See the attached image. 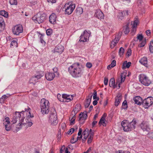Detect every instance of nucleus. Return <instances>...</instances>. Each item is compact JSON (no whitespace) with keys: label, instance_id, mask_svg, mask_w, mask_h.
<instances>
[{"label":"nucleus","instance_id":"f257e3e1","mask_svg":"<svg viewBox=\"0 0 153 153\" xmlns=\"http://www.w3.org/2000/svg\"><path fill=\"white\" fill-rule=\"evenodd\" d=\"M30 108L27 106V108H26L25 109V111H22L20 112H16L13 115L12 118V122H13V124L15 123L19 120V123L17 126L18 128L20 126V124H22V122H24V119L25 118V115L27 116L28 117H33V115L32 114H31L30 113Z\"/></svg>","mask_w":153,"mask_h":153},{"label":"nucleus","instance_id":"f03ea898","mask_svg":"<svg viewBox=\"0 0 153 153\" xmlns=\"http://www.w3.org/2000/svg\"><path fill=\"white\" fill-rule=\"evenodd\" d=\"M83 68L78 62L75 63L68 68V71L74 77H80L83 72Z\"/></svg>","mask_w":153,"mask_h":153},{"label":"nucleus","instance_id":"7ed1b4c3","mask_svg":"<svg viewBox=\"0 0 153 153\" xmlns=\"http://www.w3.org/2000/svg\"><path fill=\"white\" fill-rule=\"evenodd\" d=\"M136 123V120L135 118L133 119L130 122L127 120H124L122 122L121 125L124 131H129L135 128Z\"/></svg>","mask_w":153,"mask_h":153},{"label":"nucleus","instance_id":"20e7f679","mask_svg":"<svg viewBox=\"0 0 153 153\" xmlns=\"http://www.w3.org/2000/svg\"><path fill=\"white\" fill-rule=\"evenodd\" d=\"M41 112L43 114H48L49 111L50 103L48 100L43 98L40 102Z\"/></svg>","mask_w":153,"mask_h":153},{"label":"nucleus","instance_id":"39448f33","mask_svg":"<svg viewBox=\"0 0 153 153\" xmlns=\"http://www.w3.org/2000/svg\"><path fill=\"white\" fill-rule=\"evenodd\" d=\"M46 17V14L45 13H39L34 16L32 19L36 23L40 24L44 22Z\"/></svg>","mask_w":153,"mask_h":153},{"label":"nucleus","instance_id":"423d86ee","mask_svg":"<svg viewBox=\"0 0 153 153\" xmlns=\"http://www.w3.org/2000/svg\"><path fill=\"white\" fill-rule=\"evenodd\" d=\"M56 111L55 109H53L51 111V113L49 117V122L52 125H56L58 123L57 120Z\"/></svg>","mask_w":153,"mask_h":153},{"label":"nucleus","instance_id":"0eeeda50","mask_svg":"<svg viewBox=\"0 0 153 153\" xmlns=\"http://www.w3.org/2000/svg\"><path fill=\"white\" fill-rule=\"evenodd\" d=\"M139 78L141 83L145 86H149L151 83V81L148 77L144 74L140 75Z\"/></svg>","mask_w":153,"mask_h":153},{"label":"nucleus","instance_id":"6e6552de","mask_svg":"<svg viewBox=\"0 0 153 153\" xmlns=\"http://www.w3.org/2000/svg\"><path fill=\"white\" fill-rule=\"evenodd\" d=\"M153 103V97H148L144 100L142 102V105L145 108H148Z\"/></svg>","mask_w":153,"mask_h":153},{"label":"nucleus","instance_id":"1a4fd4ad","mask_svg":"<svg viewBox=\"0 0 153 153\" xmlns=\"http://www.w3.org/2000/svg\"><path fill=\"white\" fill-rule=\"evenodd\" d=\"M68 4H66L63 7L65 9V13L68 15L71 14L74 9L75 5L74 4H72L69 6Z\"/></svg>","mask_w":153,"mask_h":153},{"label":"nucleus","instance_id":"9d476101","mask_svg":"<svg viewBox=\"0 0 153 153\" xmlns=\"http://www.w3.org/2000/svg\"><path fill=\"white\" fill-rule=\"evenodd\" d=\"M12 30L14 35H19L20 33L23 32L22 26L20 25H16L12 28Z\"/></svg>","mask_w":153,"mask_h":153},{"label":"nucleus","instance_id":"9b49d317","mask_svg":"<svg viewBox=\"0 0 153 153\" xmlns=\"http://www.w3.org/2000/svg\"><path fill=\"white\" fill-rule=\"evenodd\" d=\"M25 117L26 118V119L25 118L24 119V122H22V124H20V126L17 128V131H19L20 128H22V127L23 126H25V125H27L26 126V127H30L32 125L33 123L32 122H30L29 120L28 119V118H30V117H28L26 115L25 116Z\"/></svg>","mask_w":153,"mask_h":153},{"label":"nucleus","instance_id":"f8f14e48","mask_svg":"<svg viewBox=\"0 0 153 153\" xmlns=\"http://www.w3.org/2000/svg\"><path fill=\"white\" fill-rule=\"evenodd\" d=\"M88 33L86 30H85L83 34H82L80 37L79 41L80 42H86L88 40Z\"/></svg>","mask_w":153,"mask_h":153},{"label":"nucleus","instance_id":"ddd939ff","mask_svg":"<svg viewBox=\"0 0 153 153\" xmlns=\"http://www.w3.org/2000/svg\"><path fill=\"white\" fill-rule=\"evenodd\" d=\"M138 19V18L137 17H136L135 18L133 22H131V24L132 25V32L134 33L136 31V27H137V25L139 23V21Z\"/></svg>","mask_w":153,"mask_h":153},{"label":"nucleus","instance_id":"4468645a","mask_svg":"<svg viewBox=\"0 0 153 153\" xmlns=\"http://www.w3.org/2000/svg\"><path fill=\"white\" fill-rule=\"evenodd\" d=\"M126 77V76L123 73L121 74L120 77L118 78V80L117 81V83H118V86L116 87L117 89H119L120 88V84L124 81Z\"/></svg>","mask_w":153,"mask_h":153},{"label":"nucleus","instance_id":"2eb2a0df","mask_svg":"<svg viewBox=\"0 0 153 153\" xmlns=\"http://www.w3.org/2000/svg\"><path fill=\"white\" fill-rule=\"evenodd\" d=\"M95 16L98 19H101L104 18V16L103 13L99 9L96 10Z\"/></svg>","mask_w":153,"mask_h":153},{"label":"nucleus","instance_id":"dca6fc26","mask_svg":"<svg viewBox=\"0 0 153 153\" xmlns=\"http://www.w3.org/2000/svg\"><path fill=\"white\" fill-rule=\"evenodd\" d=\"M128 14V10L119 12L118 16V20L120 21L123 20L124 19L125 16L126 15L127 16Z\"/></svg>","mask_w":153,"mask_h":153},{"label":"nucleus","instance_id":"f3484780","mask_svg":"<svg viewBox=\"0 0 153 153\" xmlns=\"http://www.w3.org/2000/svg\"><path fill=\"white\" fill-rule=\"evenodd\" d=\"M140 127L143 131H149L150 130L148 123L146 122H143L140 124Z\"/></svg>","mask_w":153,"mask_h":153},{"label":"nucleus","instance_id":"a211bd4d","mask_svg":"<svg viewBox=\"0 0 153 153\" xmlns=\"http://www.w3.org/2000/svg\"><path fill=\"white\" fill-rule=\"evenodd\" d=\"M64 99L63 102H69L73 99V96L72 95H68L67 94H63Z\"/></svg>","mask_w":153,"mask_h":153},{"label":"nucleus","instance_id":"6ab92c4d","mask_svg":"<svg viewBox=\"0 0 153 153\" xmlns=\"http://www.w3.org/2000/svg\"><path fill=\"white\" fill-rule=\"evenodd\" d=\"M64 48L61 45H58L55 48L54 51V52L61 53L63 51Z\"/></svg>","mask_w":153,"mask_h":153},{"label":"nucleus","instance_id":"aec40b11","mask_svg":"<svg viewBox=\"0 0 153 153\" xmlns=\"http://www.w3.org/2000/svg\"><path fill=\"white\" fill-rule=\"evenodd\" d=\"M120 38V36L118 35L116 36L115 39L111 42V43L110 47L113 48L116 45L117 43L118 42Z\"/></svg>","mask_w":153,"mask_h":153},{"label":"nucleus","instance_id":"412c9836","mask_svg":"<svg viewBox=\"0 0 153 153\" xmlns=\"http://www.w3.org/2000/svg\"><path fill=\"white\" fill-rule=\"evenodd\" d=\"M55 76V74L53 73L48 72L45 74V77L47 80L51 81L53 80Z\"/></svg>","mask_w":153,"mask_h":153},{"label":"nucleus","instance_id":"4be33fe9","mask_svg":"<svg viewBox=\"0 0 153 153\" xmlns=\"http://www.w3.org/2000/svg\"><path fill=\"white\" fill-rule=\"evenodd\" d=\"M56 15L55 14L52 13L49 18L50 22L51 24H55L56 22Z\"/></svg>","mask_w":153,"mask_h":153},{"label":"nucleus","instance_id":"5701e85b","mask_svg":"<svg viewBox=\"0 0 153 153\" xmlns=\"http://www.w3.org/2000/svg\"><path fill=\"white\" fill-rule=\"evenodd\" d=\"M133 100L135 104L138 105L142 104V102L143 100L139 96L133 98Z\"/></svg>","mask_w":153,"mask_h":153},{"label":"nucleus","instance_id":"b1692460","mask_svg":"<svg viewBox=\"0 0 153 153\" xmlns=\"http://www.w3.org/2000/svg\"><path fill=\"white\" fill-rule=\"evenodd\" d=\"M92 97V95L91 94L88 96L84 104V106L85 108H87L89 106Z\"/></svg>","mask_w":153,"mask_h":153},{"label":"nucleus","instance_id":"393cba45","mask_svg":"<svg viewBox=\"0 0 153 153\" xmlns=\"http://www.w3.org/2000/svg\"><path fill=\"white\" fill-rule=\"evenodd\" d=\"M122 98V96L120 94H118L115 98V105L116 106H118Z\"/></svg>","mask_w":153,"mask_h":153},{"label":"nucleus","instance_id":"a878e982","mask_svg":"<svg viewBox=\"0 0 153 153\" xmlns=\"http://www.w3.org/2000/svg\"><path fill=\"white\" fill-rule=\"evenodd\" d=\"M5 27V22L3 18L0 17V31H2Z\"/></svg>","mask_w":153,"mask_h":153},{"label":"nucleus","instance_id":"bb28decb","mask_svg":"<svg viewBox=\"0 0 153 153\" xmlns=\"http://www.w3.org/2000/svg\"><path fill=\"white\" fill-rule=\"evenodd\" d=\"M109 85L110 87H113V88L117 87V83L115 84V80L114 78H112L109 81Z\"/></svg>","mask_w":153,"mask_h":153},{"label":"nucleus","instance_id":"cd10ccee","mask_svg":"<svg viewBox=\"0 0 153 153\" xmlns=\"http://www.w3.org/2000/svg\"><path fill=\"white\" fill-rule=\"evenodd\" d=\"M139 62L141 64L144 65L146 67L147 66V60L146 57H143L140 60Z\"/></svg>","mask_w":153,"mask_h":153},{"label":"nucleus","instance_id":"c85d7f7f","mask_svg":"<svg viewBox=\"0 0 153 153\" xmlns=\"http://www.w3.org/2000/svg\"><path fill=\"white\" fill-rule=\"evenodd\" d=\"M131 64V62H128L127 63V61H125L123 62L122 68L123 69H125L126 68H128L130 67Z\"/></svg>","mask_w":153,"mask_h":153},{"label":"nucleus","instance_id":"c756f323","mask_svg":"<svg viewBox=\"0 0 153 153\" xmlns=\"http://www.w3.org/2000/svg\"><path fill=\"white\" fill-rule=\"evenodd\" d=\"M76 13L78 15L82 14L83 12V9L81 7H77L75 10Z\"/></svg>","mask_w":153,"mask_h":153},{"label":"nucleus","instance_id":"7c9ffc66","mask_svg":"<svg viewBox=\"0 0 153 153\" xmlns=\"http://www.w3.org/2000/svg\"><path fill=\"white\" fill-rule=\"evenodd\" d=\"M0 15L2 16L5 18H7L8 17V13L4 10L0 11Z\"/></svg>","mask_w":153,"mask_h":153},{"label":"nucleus","instance_id":"2f4dec72","mask_svg":"<svg viewBox=\"0 0 153 153\" xmlns=\"http://www.w3.org/2000/svg\"><path fill=\"white\" fill-rule=\"evenodd\" d=\"M34 75L38 79H40L43 76V75L42 74V73L39 72H36Z\"/></svg>","mask_w":153,"mask_h":153},{"label":"nucleus","instance_id":"473e14b6","mask_svg":"<svg viewBox=\"0 0 153 153\" xmlns=\"http://www.w3.org/2000/svg\"><path fill=\"white\" fill-rule=\"evenodd\" d=\"M141 43L138 45V46L139 47H142L144 46L146 43V40L144 39L140 41Z\"/></svg>","mask_w":153,"mask_h":153},{"label":"nucleus","instance_id":"72a5a7b5","mask_svg":"<svg viewBox=\"0 0 153 153\" xmlns=\"http://www.w3.org/2000/svg\"><path fill=\"white\" fill-rule=\"evenodd\" d=\"M8 96H7L6 95H4L2 96V97L1 98L0 103L1 102H3L5 99H7L10 96V95L9 94H7Z\"/></svg>","mask_w":153,"mask_h":153},{"label":"nucleus","instance_id":"f704fd0d","mask_svg":"<svg viewBox=\"0 0 153 153\" xmlns=\"http://www.w3.org/2000/svg\"><path fill=\"white\" fill-rule=\"evenodd\" d=\"M149 49L151 53H153V41H151L150 42Z\"/></svg>","mask_w":153,"mask_h":153},{"label":"nucleus","instance_id":"c9c22d12","mask_svg":"<svg viewBox=\"0 0 153 153\" xmlns=\"http://www.w3.org/2000/svg\"><path fill=\"white\" fill-rule=\"evenodd\" d=\"M124 49L123 47H121L119 50V53L120 56H121L124 53Z\"/></svg>","mask_w":153,"mask_h":153},{"label":"nucleus","instance_id":"e433bc0d","mask_svg":"<svg viewBox=\"0 0 153 153\" xmlns=\"http://www.w3.org/2000/svg\"><path fill=\"white\" fill-rule=\"evenodd\" d=\"M57 97L59 101L62 102H63V101H64V99L63 97V95L62 96H61L60 94H57Z\"/></svg>","mask_w":153,"mask_h":153},{"label":"nucleus","instance_id":"4c0bfd02","mask_svg":"<svg viewBox=\"0 0 153 153\" xmlns=\"http://www.w3.org/2000/svg\"><path fill=\"white\" fill-rule=\"evenodd\" d=\"M105 120V117H104L103 116L100 119L99 122V124L100 126H101L102 124H103V123H104V121Z\"/></svg>","mask_w":153,"mask_h":153},{"label":"nucleus","instance_id":"58836bf2","mask_svg":"<svg viewBox=\"0 0 153 153\" xmlns=\"http://www.w3.org/2000/svg\"><path fill=\"white\" fill-rule=\"evenodd\" d=\"M3 121V124L4 125H5V124H10V122L9 121V118L7 117H6Z\"/></svg>","mask_w":153,"mask_h":153},{"label":"nucleus","instance_id":"ea45409f","mask_svg":"<svg viewBox=\"0 0 153 153\" xmlns=\"http://www.w3.org/2000/svg\"><path fill=\"white\" fill-rule=\"evenodd\" d=\"M4 125L5 126V129L7 131H9L11 129V127L10 126V123L9 124H5Z\"/></svg>","mask_w":153,"mask_h":153},{"label":"nucleus","instance_id":"a19ab883","mask_svg":"<svg viewBox=\"0 0 153 153\" xmlns=\"http://www.w3.org/2000/svg\"><path fill=\"white\" fill-rule=\"evenodd\" d=\"M129 32V28L128 27V24H127L126 25L125 29L124 31V33L125 34H127Z\"/></svg>","mask_w":153,"mask_h":153},{"label":"nucleus","instance_id":"79ce46f5","mask_svg":"<svg viewBox=\"0 0 153 153\" xmlns=\"http://www.w3.org/2000/svg\"><path fill=\"white\" fill-rule=\"evenodd\" d=\"M76 119V117L75 116V115L73 116L71 120V122H70V124L71 125H73L75 123V120Z\"/></svg>","mask_w":153,"mask_h":153},{"label":"nucleus","instance_id":"37998d69","mask_svg":"<svg viewBox=\"0 0 153 153\" xmlns=\"http://www.w3.org/2000/svg\"><path fill=\"white\" fill-rule=\"evenodd\" d=\"M11 45L17 47V42L16 40L12 41L11 43Z\"/></svg>","mask_w":153,"mask_h":153},{"label":"nucleus","instance_id":"c03bdc74","mask_svg":"<svg viewBox=\"0 0 153 153\" xmlns=\"http://www.w3.org/2000/svg\"><path fill=\"white\" fill-rule=\"evenodd\" d=\"M123 108L126 109L127 108V102L126 100H125L123 103Z\"/></svg>","mask_w":153,"mask_h":153},{"label":"nucleus","instance_id":"a18cd8bd","mask_svg":"<svg viewBox=\"0 0 153 153\" xmlns=\"http://www.w3.org/2000/svg\"><path fill=\"white\" fill-rule=\"evenodd\" d=\"M52 33V30L51 29H49L47 30L46 31V33L47 35L50 36Z\"/></svg>","mask_w":153,"mask_h":153},{"label":"nucleus","instance_id":"49530a36","mask_svg":"<svg viewBox=\"0 0 153 153\" xmlns=\"http://www.w3.org/2000/svg\"><path fill=\"white\" fill-rule=\"evenodd\" d=\"M148 137L151 139H153V131L149 132L147 134Z\"/></svg>","mask_w":153,"mask_h":153},{"label":"nucleus","instance_id":"de8ad7c7","mask_svg":"<svg viewBox=\"0 0 153 153\" xmlns=\"http://www.w3.org/2000/svg\"><path fill=\"white\" fill-rule=\"evenodd\" d=\"M29 82L30 83H33L34 84L36 82L33 76L30 79Z\"/></svg>","mask_w":153,"mask_h":153},{"label":"nucleus","instance_id":"09e8293b","mask_svg":"<svg viewBox=\"0 0 153 153\" xmlns=\"http://www.w3.org/2000/svg\"><path fill=\"white\" fill-rule=\"evenodd\" d=\"M93 98L94 100L97 99V100H98L99 99V98L97 97V93L96 91H94Z\"/></svg>","mask_w":153,"mask_h":153},{"label":"nucleus","instance_id":"8fccbe9b","mask_svg":"<svg viewBox=\"0 0 153 153\" xmlns=\"http://www.w3.org/2000/svg\"><path fill=\"white\" fill-rule=\"evenodd\" d=\"M9 2L12 5H16L17 4V1L16 0H10Z\"/></svg>","mask_w":153,"mask_h":153},{"label":"nucleus","instance_id":"3c124183","mask_svg":"<svg viewBox=\"0 0 153 153\" xmlns=\"http://www.w3.org/2000/svg\"><path fill=\"white\" fill-rule=\"evenodd\" d=\"M131 54V50L130 48L128 49L127 53H126V56H127L128 57L129 56H130Z\"/></svg>","mask_w":153,"mask_h":153},{"label":"nucleus","instance_id":"603ef678","mask_svg":"<svg viewBox=\"0 0 153 153\" xmlns=\"http://www.w3.org/2000/svg\"><path fill=\"white\" fill-rule=\"evenodd\" d=\"M137 38L140 41H141L143 40V36L142 34H139L137 36Z\"/></svg>","mask_w":153,"mask_h":153},{"label":"nucleus","instance_id":"864d4df0","mask_svg":"<svg viewBox=\"0 0 153 153\" xmlns=\"http://www.w3.org/2000/svg\"><path fill=\"white\" fill-rule=\"evenodd\" d=\"M74 130L75 129L74 128H71L68 131L67 134H71L74 132Z\"/></svg>","mask_w":153,"mask_h":153},{"label":"nucleus","instance_id":"5fc2aeb1","mask_svg":"<svg viewBox=\"0 0 153 153\" xmlns=\"http://www.w3.org/2000/svg\"><path fill=\"white\" fill-rule=\"evenodd\" d=\"M82 135H81L80 137H77V138L75 140V141H72L71 142V143H75L78 140H80L81 139V138H82Z\"/></svg>","mask_w":153,"mask_h":153},{"label":"nucleus","instance_id":"6e6d98bb","mask_svg":"<svg viewBox=\"0 0 153 153\" xmlns=\"http://www.w3.org/2000/svg\"><path fill=\"white\" fill-rule=\"evenodd\" d=\"M40 42L41 43L43 44H44V45L46 44L45 42L44 41L43 39V36L42 35L40 37Z\"/></svg>","mask_w":153,"mask_h":153},{"label":"nucleus","instance_id":"4d7b16f0","mask_svg":"<svg viewBox=\"0 0 153 153\" xmlns=\"http://www.w3.org/2000/svg\"><path fill=\"white\" fill-rule=\"evenodd\" d=\"M53 71L55 73H56V75H57V76H59V73L57 72L58 69H57V68H56V67L54 68L53 69Z\"/></svg>","mask_w":153,"mask_h":153},{"label":"nucleus","instance_id":"13d9d810","mask_svg":"<svg viewBox=\"0 0 153 153\" xmlns=\"http://www.w3.org/2000/svg\"><path fill=\"white\" fill-rule=\"evenodd\" d=\"M87 114L86 113H83V114H81V117H82V118H84V119H86L87 117Z\"/></svg>","mask_w":153,"mask_h":153},{"label":"nucleus","instance_id":"bf43d9fd","mask_svg":"<svg viewBox=\"0 0 153 153\" xmlns=\"http://www.w3.org/2000/svg\"><path fill=\"white\" fill-rule=\"evenodd\" d=\"M110 65H111V67H114L116 65V61L115 60H113Z\"/></svg>","mask_w":153,"mask_h":153},{"label":"nucleus","instance_id":"052dcab7","mask_svg":"<svg viewBox=\"0 0 153 153\" xmlns=\"http://www.w3.org/2000/svg\"><path fill=\"white\" fill-rule=\"evenodd\" d=\"M88 129L87 128H86L83 132V135L84 136H86V135H87V134H88Z\"/></svg>","mask_w":153,"mask_h":153},{"label":"nucleus","instance_id":"680f3d73","mask_svg":"<svg viewBox=\"0 0 153 153\" xmlns=\"http://www.w3.org/2000/svg\"><path fill=\"white\" fill-rule=\"evenodd\" d=\"M108 79L106 77H105L104 78V84L105 85H107L108 84Z\"/></svg>","mask_w":153,"mask_h":153},{"label":"nucleus","instance_id":"e2e57ef3","mask_svg":"<svg viewBox=\"0 0 153 153\" xmlns=\"http://www.w3.org/2000/svg\"><path fill=\"white\" fill-rule=\"evenodd\" d=\"M92 139L93 138L92 137H89L88 140V144H90L92 140Z\"/></svg>","mask_w":153,"mask_h":153},{"label":"nucleus","instance_id":"0e129e2a","mask_svg":"<svg viewBox=\"0 0 153 153\" xmlns=\"http://www.w3.org/2000/svg\"><path fill=\"white\" fill-rule=\"evenodd\" d=\"M92 66V64L90 62H87L86 64V66L89 68H91Z\"/></svg>","mask_w":153,"mask_h":153},{"label":"nucleus","instance_id":"69168bd1","mask_svg":"<svg viewBox=\"0 0 153 153\" xmlns=\"http://www.w3.org/2000/svg\"><path fill=\"white\" fill-rule=\"evenodd\" d=\"M65 149V146L63 145L62 146L61 149L60 150V153H62V152H64V150Z\"/></svg>","mask_w":153,"mask_h":153},{"label":"nucleus","instance_id":"338daca9","mask_svg":"<svg viewBox=\"0 0 153 153\" xmlns=\"http://www.w3.org/2000/svg\"><path fill=\"white\" fill-rule=\"evenodd\" d=\"M66 127V125L65 123H63L61 124V128L63 130H64Z\"/></svg>","mask_w":153,"mask_h":153},{"label":"nucleus","instance_id":"774afa93","mask_svg":"<svg viewBox=\"0 0 153 153\" xmlns=\"http://www.w3.org/2000/svg\"><path fill=\"white\" fill-rule=\"evenodd\" d=\"M56 0H47L48 2L51 3H55L56 2Z\"/></svg>","mask_w":153,"mask_h":153}]
</instances>
